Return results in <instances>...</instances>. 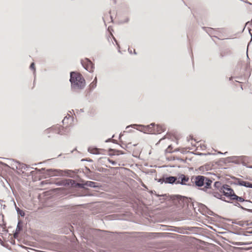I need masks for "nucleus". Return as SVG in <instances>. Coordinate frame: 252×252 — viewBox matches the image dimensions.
I'll list each match as a JSON object with an SVG mask.
<instances>
[{
	"mask_svg": "<svg viewBox=\"0 0 252 252\" xmlns=\"http://www.w3.org/2000/svg\"><path fill=\"white\" fill-rule=\"evenodd\" d=\"M70 81L72 88L74 90L83 89L86 85V82L84 77L80 73L78 72H71Z\"/></svg>",
	"mask_w": 252,
	"mask_h": 252,
	"instance_id": "1",
	"label": "nucleus"
},
{
	"mask_svg": "<svg viewBox=\"0 0 252 252\" xmlns=\"http://www.w3.org/2000/svg\"><path fill=\"white\" fill-rule=\"evenodd\" d=\"M194 182L195 185L198 187L204 186L205 188H209L211 185L212 181L203 176H198L195 177Z\"/></svg>",
	"mask_w": 252,
	"mask_h": 252,
	"instance_id": "2",
	"label": "nucleus"
},
{
	"mask_svg": "<svg viewBox=\"0 0 252 252\" xmlns=\"http://www.w3.org/2000/svg\"><path fill=\"white\" fill-rule=\"evenodd\" d=\"M221 190L224 195L228 197L231 200H232L233 197H235L236 196V195L234 193L233 190L229 188V187L227 185L223 186Z\"/></svg>",
	"mask_w": 252,
	"mask_h": 252,
	"instance_id": "3",
	"label": "nucleus"
},
{
	"mask_svg": "<svg viewBox=\"0 0 252 252\" xmlns=\"http://www.w3.org/2000/svg\"><path fill=\"white\" fill-rule=\"evenodd\" d=\"M81 63L87 70L90 72L93 71L94 68V64L90 60L86 58L82 60Z\"/></svg>",
	"mask_w": 252,
	"mask_h": 252,
	"instance_id": "4",
	"label": "nucleus"
},
{
	"mask_svg": "<svg viewBox=\"0 0 252 252\" xmlns=\"http://www.w3.org/2000/svg\"><path fill=\"white\" fill-rule=\"evenodd\" d=\"M131 136L128 133H124L121 134L120 136V139L123 144L128 145L132 143L131 140Z\"/></svg>",
	"mask_w": 252,
	"mask_h": 252,
	"instance_id": "5",
	"label": "nucleus"
},
{
	"mask_svg": "<svg viewBox=\"0 0 252 252\" xmlns=\"http://www.w3.org/2000/svg\"><path fill=\"white\" fill-rule=\"evenodd\" d=\"M177 178L175 177L170 176L166 177L164 179L165 183L173 184L176 182Z\"/></svg>",
	"mask_w": 252,
	"mask_h": 252,
	"instance_id": "6",
	"label": "nucleus"
},
{
	"mask_svg": "<svg viewBox=\"0 0 252 252\" xmlns=\"http://www.w3.org/2000/svg\"><path fill=\"white\" fill-rule=\"evenodd\" d=\"M238 183L240 185L245 186L246 187H252V184L249 182L244 181H239Z\"/></svg>",
	"mask_w": 252,
	"mask_h": 252,
	"instance_id": "7",
	"label": "nucleus"
},
{
	"mask_svg": "<svg viewBox=\"0 0 252 252\" xmlns=\"http://www.w3.org/2000/svg\"><path fill=\"white\" fill-rule=\"evenodd\" d=\"M156 128H157V132L158 133H161L162 132L164 131V128L161 126L157 125Z\"/></svg>",
	"mask_w": 252,
	"mask_h": 252,
	"instance_id": "8",
	"label": "nucleus"
},
{
	"mask_svg": "<svg viewBox=\"0 0 252 252\" xmlns=\"http://www.w3.org/2000/svg\"><path fill=\"white\" fill-rule=\"evenodd\" d=\"M189 180V178H186L185 176H183V177L181 178V181H178L177 182V183H180L182 184H184L185 182H188Z\"/></svg>",
	"mask_w": 252,
	"mask_h": 252,
	"instance_id": "9",
	"label": "nucleus"
},
{
	"mask_svg": "<svg viewBox=\"0 0 252 252\" xmlns=\"http://www.w3.org/2000/svg\"><path fill=\"white\" fill-rule=\"evenodd\" d=\"M232 200H236V201L240 202H243L244 201V199L242 197L238 196L237 195L235 197H233Z\"/></svg>",
	"mask_w": 252,
	"mask_h": 252,
	"instance_id": "10",
	"label": "nucleus"
},
{
	"mask_svg": "<svg viewBox=\"0 0 252 252\" xmlns=\"http://www.w3.org/2000/svg\"><path fill=\"white\" fill-rule=\"evenodd\" d=\"M96 77L95 78L94 80L93 81V82L91 84V87L92 88H94L96 86Z\"/></svg>",
	"mask_w": 252,
	"mask_h": 252,
	"instance_id": "11",
	"label": "nucleus"
},
{
	"mask_svg": "<svg viewBox=\"0 0 252 252\" xmlns=\"http://www.w3.org/2000/svg\"><path fill=\"white\" fill-rule=\"evenodd\" d=\"M30 68L33 70L34 71H35V64L33 63H32L30 65Z\"/></svg>",
	"mask_w": 252,
	"mask_h": 252,
	"instance_id": "12",
	"label": "nucleus"
},
{
	"mask_svg": "<svg viewBox=\"0 0 252 252\" xmlns=\"http://www.w3.org/2000/svg\"><path fill=\"white\" fill-rule=\"evenodd\" d=\"M65 121V119H64L63 120V123H64V121Z\"/></svg>",
	"mask_w": 252,
	"mask_h": 252,
	"instance_id": "13",
	"label": "nucleus"
},
{
	"mask_svg": "<svg viewBox=\"0 0 252 252\" xmlns=\"http://www.w3.org/2000/svg\"><path fill=\"white\" fill-rule=\"evenodd\" d=\"M136 145H137V144H136V143L133 144V145H134V146H136Z\"/></svg>",
	"mask_w": 252,
	"mask_h": 252,
	"instance_id": "14",
	"label": "nucleus"
}]
</instances>
